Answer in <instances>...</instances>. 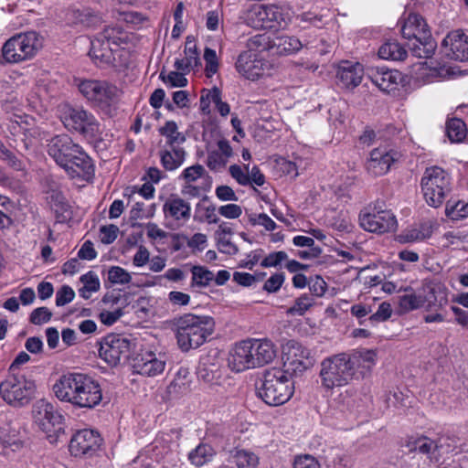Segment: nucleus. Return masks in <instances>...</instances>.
Instances as JSON below:
<instances>
[{"mask_svg":"<svg viewBox=\"0 0 468 468\" xmlns=\"http://www.w3.org/2000/svg\"><path fill=\"white\" fill-rule=\"evenodd\" d=\"M375 363L376 353L369 349L325 357L320 364L321 385L327 390L344 387L353 379L364 378Z\"/></svg>","mask_w":468,"mask_h":468,"instance_id":"1","label":"nucleus"},{"mask_svg":"<svg viewBox=\"0 0 468 468\" xmlns=\"http://www.w3.org/2000/svg\"><path fill=\"white\" fill-rule=\"evenodd\" d=\"M55 397L77 409H93L102 399L101 385L92 377L80 372H66L52 386Z\"/></svg>","mask_w":468,"mask_h":468,"instance_id":"2","label":"nucleus"},{"mask_svg":"<svg viewBox=\"0 0 468 468\" xmlns=\"http://www.w3.org/2000/svg\"><path fill=\"white\" fill-rule=\"evenodd\" d=\"M276 356L275 345L267 338H249L236 344L229 358L232 370L242 372L263 367Z\"/></svg>","mask_w":468,"mask_h":468,"instance_id":"3","label":"nucleus"},{"mask_svg":"<svg viewBox=\"0 0 468 468\" xmlns=\"http://www.w3.org/2000/svg\"><path fill=\"white\" fill-rule=\"evenodd\" d=\"M177 345L183 352L202 346L214 331L210 316L186 314L175 320Z\"/></svg>","mask_w":468,"mask_h":468,"instance_id":"4","label":"nucleus"},{"mask_svg":"<svg viewBox=\"0 0 468 468\" xmlns=\"http://www.w3.org/2000/svg\"><path fill=\"white\" fill-rule=\"evenodd\" d=\"M294 391L291 374L279 367H272L263 374L257 388L258 396L270 406H280L287 402Z\"/></svg>","mask_w":468,"mask_h":468,"instance_id":"5","label":"nucleus"},{"mask_svg":"<svg viewBox=\"0 0 468 468\" xmlns=\"http://www.w3.org/2000/svg\"><path fill=\"white\" fill-rule=\"evenodd\" d=\"M44 40L39 31H25L12 37L2 47L0 65L16 64L32 58L43 48Z\"/></svg>","mask_w":468,"mask_h":468,"instance_id":"6","label":"nucleus"},{"mask_svg":"<svg viewBox=\"0 0 468 468\" xmlns=\"http://www.w3.org/2000/svg\"><path fill=\"white\" fill-rule=\"evenodd\" d=\"M59 112L62 123L69 132L77 133L92 142L101 138V124L88 110L81 106L64 104Z\"/></svg>","mask_w":468,"mask_h":468,"instance_id":"7","label":"nucleus"},{"mask_svg":"<svg viewBox=\"0 0 468 468\" xmlns=\"http://www.w3.org/2000/svg\"><path fill=\"white\" fill-rule=\"evenodd\" d=\"M103 31L100 36L90 41V55L95 63L100 67H119L122 62L117 57L121 58L125 53L124 48H119L122 44H126V31H115V36H106Z\"/></svg>","mask_w":468,"mask_h":468,"instance_id":"8","label":"nucleus"},{"mask_svg":"<svg viewBox=\"0 0 468 468\" xmlns=\"http://www.w3.org/2000/svg\"><path fill=\"white\" fill-rule=\"evenodd\" d=\"M250 49L268 51L272 55L288 56L303 48L302 42L282 31H264L248 41Z\"/></svg>","mask_w":468,"mask_h":468,"instance_id":"9","label":"nucleus"},{"mask_svg":"<svg viewBox=\"0 0 468 468\" xmlns=\"http://www.w3.org/2000/svg\"><path fill=\"white\" fill-rule=\"evenodd\" d=\"M420 186L427 204L432 207H438L451 191V178L444 169L431 166L425 169Z\"/></svg>","mask_w":468,"mask_h":468,"instance_id":"10","label":"nucleus"},{"mask_svg":"<svg viewBox=\"0 0 468 468\" xmlns=\"http://www.w3.org/2000/svg\"><path fill=\"white\" fill-rule=\"evenodd\" d=\"M251 50L243 51L239 55L235 63L237 71L251 81L271 76L276 68L274 60L265 58L262 51Z\"/></svg>","mask_w":468,"mask_h":468,"instance_id":"11","label":"nucleus"},{"mask_svg":"<svg viewBox=\"0 0 468 468\" xmlns=\"http://www.w3.org/2000/svg\"><path fill=\"white\" fill-rule=\"evenodd\" d=\"M35 382L24 375H10L0 384V395L9 405L22 407L33 398Z\"/></svg>","mask_w":468,"mask_h":468,"instance_id":"12","label":"nucleus"},{"mask_svg":"<svg viewBox=\"0 0 468 468\" xmlns=\"http://www.w3.org/2000/svg\"><path fill=\"white\" fill-rule=\"evenodd\" d=\"M78 89L88 101L102 109L115 103L120 95L117 86L106 80H80Z\"/></svg>","mask_w":468,"mask_h":468,"instance_id":"13","label":"nucleus"},{"mask_svg":"<svg viewBox=\"0 0 468 468\" xmlns=\"http://www.w3.org/2000/svg\"><path fill=\"white\" fill-rule=\"evenodd\" d=\"M35 419L51 443L56 442L59 436L64 434V417L51 403L44 400L37 402Z\"/></svg>","mask_w":468,"mask_h":468,"instance_id":"14","label":"nucleus"},{"mask_svg":"<svg viewBox=\"0 0 468 468\" xmlns=\"http://www.w3.org/2000/svg\"><path fill=\"white\" fill-rule=\"evenodd\" d=\"M283 369L287 373H302L313 366L310 350L302 344L290 340L282 347Z\"/></svg>","mask_w":468,"mask_h":468,"instance_id":"15","label":"nucleus"},{"mask_svg":"<svg viewBox=\"0 0 468 468\" xmlns=\"http://www.w3.org/2000/svg\"><path fill=\"white\" fill-rule=\"evenodd\" d=\"M131 341L122 335L111 334L106 335L99 350L100 356L111 366L118 365L122 358H127L131 351Z\"/></svg>","mask_w":468,"mask_h":468,"instance_id":"16","label":"nucleus"},{"mask_svg":"<svg viewBox=\"0 0 468 468\" xmlns=\"http://www.w3.org/2000/svg\"><path fill=\"white\" fill-rule=\"evenodd\" d=\"M102 439L101 435L90 429L76 431L69 441V452L75 457L91 456L101 447Z\"/></svg>","mask_w":468,"mask_h":468,"instance_id":"17","label":"nucleus"},{"mask_svg":"<svg viewBox=\"0 0 468 468\" xmlns=\"http://www.w3.org/2000/svg\"><path fill=\"white\" fill-rule=\"evenodd\" d=\"M400 156L398 151L388 147L375 148L370 152L369 158L367 160V171L374 176L386 175Z\"/></svg>","mask_w":468,"mask_h":468,"instance_id":"18","label":"nucleus"},{"mask_svg":"<svg viewBox=\"0 0 468 468\" xmlns=\"http://www.w3.org/2000/svg\"><path fill=\"white\" fill-rule=\"evenodd\" d=\"M360 226L367 231L385 233L394 231L397 219L390 210H378L364 213L359 217Z\"/></svg>","mask_w":468,"mask_h":468,"instance_id":"19","label":"nucleus"},{"mask_svg":"<svg viewBox=\"0 0 468 468\" xmlns=\"http://www.w3.org/2000/svg\"><path fill=\"white\" fill-rule=\"evenodd\" d=\"M81 146L74 143L68 134H59L52 137L48 144V153L50 157L60 166L66 165V161L72 157Z\"/></svg>","mask_w":468,"mask_h":468,"instance_id":"20","label":"nucleus"},{"mask_svg":"<svg viewBox=\"0 0 468 468\" xmlns=\"http://www.w3.org/2000/svg\"><path fill=\"white\" fill-rule=\"evenodd\" d=\"M421 300L427 311H439L448 303V290L440 282L424 280L421 285Z\"/></svg>","mask_w":468,"mask_h":468,"instance_id":"21","label":"nucleus"},{"mask_svg":"<svg viewBox=\"0 0 468 468\" xmlns=\"http://www.w3.org/2000/svg\"><path fill=\"white\" fill-rule=\"evenodd\" d=\"M403 37L408 39V47L411 53L418 58H431L437 48V41L431 36V31H401Z\"/></svg>","mask_w":468,"mask_h":468,"instance_id":"22","label":"nucleus"},{"mask_svg":"<svg viewBox=\"0 0 468 468\" xmlns=\"http://www.w3.org/2000/svg\"><path fill=\"white\" fill-rule=\"evenodd\" d=\"M441 49L451 59L468 61V36L463 31H449L441 41Z\"/></svg>","mask_w":468,"mask_h":468,"instance_id":"23","label":"nucleus"},{"mask_svg":"<svg viewBox=\"0 0 468 468\" xmlns=\"http://www.w3.org/2000/svg\"><path fill=\"white\" fill-rule=\"evenodd\" d=\"M62 168L69 177L80 178L86 181L94 176L95 171L92 159L82 147L66 161V165Z\"/></svg>","mask_w":468,"mask_h":468,"instance_id":"24","label":"nucleus"},{"mask_svg":"<svg viewBox=\"0 0 468 468\" xmlns=\"http://www.w3.org/2000/svg\"><path fill=\"white\" fill-rule=\"evenodd\" d=\"M165 367V361L152 351L138 354L133 359V368L137 374L154 377L161 374Z\"/></svg>","mask_w":468,"mask_h":468,"instance_id":"25","label":"nucleus"},{"mask_svg":"<svg viewBox=\"0 0 468 468\" xmlns=\"http://www.w3.org/2000/svg\"><path fill=\"white\" fill-rule=\"evenodd\" d=\"M163 212L166 219L184 224L191 217L190 204L177 196H170L163 205Z\"/></svg>","mask_w":468,"mask_h":468,"instance_id":"26","label":"nucleus"},{"mask_svg":"<svg viewBox=\"0 0 468 468\" xmlns=\"http://www.w3.org/2000/svg\"><path fill=\"white\" fill-rule=\"evenodd\" d=\"M369 78L380 90L388 93L398 90L402 81V75L399 71L385 68L371 69Z\"/></svg>","mask_w":468,"mask_h":468,"instance_id":"27","label":"nucleus"},{"mask_svg":"<svg viewBox=\"0 0 468 468\" xmlns=\"http://www.w3.org/2000/svg\"><path fill=\"white\" fill-rule=\"evenodd\" d=\"M275 15L274 7L255 5L247 11L245 21L251 29H274L275 26L269 24Z\"/></svg>","mask_w":468,"mask_h":468,"instance_id":"28","label":"nucleus"},{"mask_svg":"<svg viewBox=\"0 0 468 468\" xmlns=\"http://www.w3.org/2000/svg\"><path fill=\"white\" fill-rule=\"evenodd\" d=\"M233 154L232 147L226 139L218 142V149L208 150L206 165L213 172H219L227 165Z\"/></svg>","mask_w":468,"mask_h":468,"instance_id":"29","label":"nucleus"},{"mask_svg":"<svg viewBox=\"0 0 468 468\" xmlns=\"http://www.w3.org/2000/svg\"><path fill=\"white\" fill-rule=\"evenodd\" d=\"M337 80L345 88H355L361 83L363 67L360 63L343 61L337 70Z\"/></svg>","mask_w":468,"mask_h":468,"instance_id":"30","label":"nucleus"},{"mask_svg":"<svg viewBox=\"0 0 468 468\" xmlns=\"http://www.w3.org/2000/svg\"><path fill=\"white\" fill-rule=\"evenodd\" d=\"M184 53L185 57L183 58H177L175 61L176 70L189 72L201 65L197 43L192 36L186 37Z\"/></svg>","mask_w":468,"mask_h":468,"instance_id":"31","label":"nucleus"},{"mask_svg":"<svg viewBox=\"0 0 468 468\" xmlns=\"http://www.w3.org/2000/svg\"><path fill=\"white\" fill-rule=\"evenodd\" d=\"M186 152L182 146H163L159 151L160 162L166 171H175L186 160Z\"/></svg>","mask_w":468,"mask_h":468,"instance_id":"32","label":"nucleus"},{"mask_svg":"<svg viewBox=\"0 0 468 468\" xmlns=\"http://www.w3.org/2000/svg\"><path fill=\"white\" fill-rule=\"evenodd\" d=\"M158 132L165 138L164 146H181L186 140L185 134L178 131V126L175 121H166L158 129Z\"/></svg>","mask_w":468,"mask_h":468,"instance_id":"33","label":"nucleus"},{"mask_svg":"<svg viewBox=\"0 0 468 468\" xmlns=\"http://www.w3.org/2000/svg\"><path fill=\"white\" fill-rule=\"evenodd\" d=\"M192 274L190 287L195 288H206L214 280L213 271H209L204 266L194 265L190 268Z\"/></svg>","mask_w":468,"mask_h":468,"instance_id":"34","label":"nucleus"},{"mask_svg":"<svg viewBox=\"0 0 468 468\" xmlns=\"http://www.w3.org/2000/svg\"><path fill=\"white\" fill-rule=\"evenodd\" d=\"M406 49L398 42H387L378 49V56L383 59L404 60L407 58Z\"/></svg>","mask_w":468,"mask_h":468,"instance_id":"35","label":"nucleus"},{"mask_svg":"<svg viewBox=\"0 0 468 468\" xmlns=\"http://www.w3.org/2000/svg\"><path fill=\"white\" fill-rule=\"evenodd\" d=\"M403 291L407 293L399 298V305L402 312L409 313L423 306L420 293L416 294L411 287H406Z\"/></svg>","mask_w":468,"mask_h":468,"instance_id":"36","label":"nucleus"},{"mask_svg":"<svg viewBox=\"0 0 468 468\" xmlns=\"http://www.w3.org/2000/svg\"><path fill=\"white\" fill-rule=\"evenodd\" d=\"M446 134L452 143H461L467 135L466 124L459 118H452L446 123Z\"/></svg>","mask_w":468,"mask_h":468,"instance_id":"37","label":"nucleus"},{"mask_svg":"<svg viewBox=\"0 0 468 468\" xmlns=\"http://www.w3.org/2000/svg\"><path fill=\"white\" fill-rule=\"evenodd\" d=\"M214 455L215 451L210 445L201 443L189 452L188 459L192 464L202 466L210 462Z\"/></svg>","mask_w":468,"mask_h":468,"instance_id":"38","label":"nucleus"},{"mask_svg":"<svg viewBox=\"0 0 468 468\" xmlns=\"http://www.w3.org/2000/svg\"><path fill=\"white\" fill-rule=\"evenodd\" d=\"M411 445L412 451H416L426 455L438 452L444 448L442 440L434 441L428 437H419L411 442Z\"/></svg>","mask_w":468,"mask_h":468,"instance_id":"39","label":"nucleus"},{"mask_svg":"<svg viewBox=\"0 0 468 468\" xmlns=\"http://www.w3.org/2000/svg\"><path fill=\"white\" fill-rule=\"evenodd\" d=\"M83 286L79 289V294L83 299H89L93 292L100 290V280L98 275L93 271H88L80 278Z\"/></svg>","mask_w":468,"mask_h":468,"instance_id":"40","label":"nucleus"},{"mask_svg":"<svg viewBox=\"0 0 468 468\" xmlns=\"http://www.w3.org/2000/svg\"><path fill=\"white\" fill-rule=\"evenodd\" d=\"M232 463L238 468H254L259 463V457L252 452L238 450L232 454Z\"/></svg>","mask_w":468,"mask_h":468,"instance_id":"41","label":"nucleus"},{"mask_svg":"<svg viewBox=\"0 0 468 468\" xmlns=\"http://www.w3.org/2000/svg\"><path fill=\"white\" fill-rule=\"evenodd\" d=\"M314 303V299L303 293L294 301V304L287 310V314L290 315H303Z\"/></svg>","mask_w":468,"mask_h":468,"instance_id":"42","label":"nucleus"},{"mask_svg":"<svg viewBox=\"0 0 468 468\" xmlns=\"http://www.w3.org/2000/svg\"><path fill=\"white\" fill-rule=\"evenodd\" d=\"M204 176H207V172L204 166L199 164H196L185 168L180 174L179 179L183 180L186 184H194Z\"/></svg>","mask_w":468,"mask_h":468,"instance_id":"43","label":"nucleus"},{"mask_svg":"<svg viewBox=\"0 0 468 468\" xmlns=\"http://www.w3.org/2000/svg\"><path fill=\"white\" fill-rule=\"evenodd\" d=\"M108 280L114 284H128L132 281L131 274L120 266H112L108 271Z\"/></svg>","mask_w":468,"mask_h":468,"instance_id":"44","label":"nucleus"},{"mask_svg":"<svg viewBox=\"0 0 468 468\" xmlns=\"http://www.w3.org/2000/svg\"><path fill=\"white\" fill-rule=\"evenodd\" d=\"M186 72L170 71L165 74L161 71L159 78L170 87H185L187 84V80L185 78Z\"/></svg>","mask_w":468,"mask_h":468,"instance_id":"45","label":"nucleus"},{"mask_svg":"<svg viewBox=\"0 0 468 468\" xmlns=\"http://www.w3.org/2000/svg\"><path fill=\"white\" fill-rule=\"evenodd\" d=\"M401 21V29H426L428 27L424 17L417 13H409Z\"/></svg>","mask_w":468,"mask_h":468,"instance_id":"46","label":"nucleus"},{"mask_svg":"<svg viewBox=\"0 0 468 468\" xmlns=\"http://www.w3.org/2000/svg\"><path fill=\"white\" fill-rule=\"evenodd\" d=\"M446 214L453 220L468 217V202L457 201L452 205L448 203L446 206Z\"/></svg>","mask_w":468,"mask_h":468,"instance_id":"47","label":"nucleus"},{"mask_svg":"<svg viewBox=\"0 0 468 468\" xmlns=\"http://www.w3.org/2000/svg\"><path fill=\"white\" fill-rule=\"evenodd\" d=\"M287 260L288 254L285 251H272L264 257L261 262V266L263 268H278Z\"/></svg>","mask_w":468,"mask_h":468,"instance_id":"48","label":"nucleus"},{"mask_svg":"<svg viewBox=\"0 0 468 468\" xmlns=\"http://www.w3.org/2000/svg\"><path fill=\"white\" fill-rule=\"evenodd\" d=\"M206 62L205 71L207 78H211L218 70V59L216 51L210 48H206L204 52Z\"/></svg>","mask_w":468,"mask_h":468,"instance_id":"49","label":"nucleus"},{"mask_svg":"<svg viewBox=\"0 0 468 468\" xmlns=\"http://www.w3.org/2000/svg\"><path fill=\"white\" fill-rule=\"evenodd\" d=\"M250 165H245L244 168H242L239 165H232L229 166V174L233 179L237 181L240 186H248L250 185V176H249Z\"/></svg>","mask_w":468,"mask_h":468,"instance_id":"50","label":"nucleus"},{"mask_svg":"<svg viewBox=\"0 0 468 468\" xmlns=\"http://www.w3.org/2000/svg\"><path fill=\"white\" fill-rule=\"evenodd\" d=\"M392 308L389 303L383 302L379 304L378 311L368 317V322L375 325L379 322H385L391 317Z\"/></svg>","mask_w":468,"mask_h":468,"instance_id":"51","label":"nucleus"},{"mask_svg":"<svg viewBox=\"0 0 468 468\" xmlns=\"http://www.w3.org/2000/svg\"><path fill=\"white\" fill-rule=\"evenodd\" d=\"M285 281L283 272H275L266 280L263 285V290L269 293L277 292L282 286Z\"/></svg>","mask_w":468,"mask_h":468,"instance_id":"52","label":"nucleus"},{"mask_svg":"<svg viewBox=\"0 0 468 468\" xmlns=\"http://www.w3.org/2000/svg\"><path fill=\"white\" fill-rule=\"evenodd\" d=\"M75 292L69 285H63L56 293V305L64 306L73 301Z\"/></svg>","mask_w":468,"mask_h":468,"instance_id":"53","label":"nucleus"},{"mask_svg":"<svg viewBox=\"0 0 468 468\" xmlns=\"http://www.w3.org/2000/svg\"><path fill=\"white\" fill-rule=\"evenodd\" d=\"M210 96H212V102L215 103L216 108L219 114L223 117L229 115L230 112V107L227 102L222 101L220 90L217 87H213L211 89Z\"/></svg>","mask_w":468,"mask_h":468,"instance_id":"54","label":"nucleus"},{"mask_svg":"<svg viewBox=\"0 0 468 468\" xmlns=\"http://www.w3.org/2000/svg\"><path fill=\"white\" fill-rule=\"evenodd\" d=\"M9 207H11L9 198L0 195V229L8 228L12 224V219L7 215Z\"/></svg>","mask_w":468,"mask_h":468,"instance_id":"55","label":"nucleus"},{"mask_svg":"<svg viewBox=\"0 0 468 468\" xmlns=\"http://www.w3.org/2000/svg\"><path fill=\"white\" fill-rule=\"evenodd\" d=\"M218 250L225 254L234 255L238 252L237 246L231 241L230 238L218 234L217 238Z\"/></svg>","mask_w":468,"mask_h":468,"instance_id":"56","label":"nucleus"},{"mask_svg":"<svg viewBox=\"0 0 468 468\" xmlns=\"http://www.w3.org/2000/svg\"><path fill=\"white\" fill-rule=\"evenodd\" d=\"M52 316V313L47 307L36 308L30 314V322L34 324H42L48 323Z\"/></svg>","mask_w":468,"mask_h":468,"instance_id":"57","label":"nucleus"},{"mask_svg":"<svg viewBox=\"0 0 468 468\" xmlns=\"http://www.w3.org/2000/svg\"><path fill=\"white\" fill-rule=\"evenodd\" d=\"M100 232L101 241L104 244H111L117 239L119 228L113 224L102 226Z\"/></svg>","mask_w":468,"mask_h":468,"instance_id":"58","label":"nucleus"},{"mask_svg":"<svg viewBox=\"0 0 468 468\" xmlns=\"http://www.w3.org/2000/svg\"><path fill=\"white\" fill-rule=\"evenodd\" d=\"M223 15L219 9L210 10L206 14V26L207 29H217L222 26Z\"/></svg>","mask_w":468,"mask_h":468,"instance_id":"59","label":"nucleus"},{"mask_svg":"<svg viewBox=\"0 0 468 468\" xmlns=\"http://www.w3.org/2000/svg\"><path fill=\"white\" fill-rule=\"evenodd\" d=\"M250 221L253 226H262L267 231H272L277 227L276 223L265 213L250 218Z\"/></svg>","mask_w":468,"mask_h":468,"instance_id":"60","label":"nucleus"},{"mask_svg":"<svg viewBox=\"0 0 468 468\" xmlns=\"http://www.w3.org/2000/svg\"><path fill=\"white\" fill-rule=\"evenodd\" d=\"M293 468H321V465L314 456L305 454L295 458Z\"/></svg>","mask_w":468,"mask_h":468,"instance_id":"61","label":"nucleus"},{"mask_svg":"<svg viewBox=\"0 0 468 468\" xmlns=\"http://www.w3.org/2000/svg\"><path fill=\"white\" fill-rule=\"evenodd\" d=\"M173 18L175 21V25L173 27L174 30L185 29L187 26L186 23L185 17V5L183 2H179L173 13Z\"/></svg>","mask_w":468,"mask_h":468,"instance_id":"62","label":"nucleus"},{"mask_svg":"<svg viewBox=\"0 0 468 468\" xmlns=\"http://www.w3.org/2000/svg\"><path fill=\"white\" fill-rule=\"evenodd\" d=\"M218 213L226 218H238L242 214L241 207L237 204H228L218 207Z\"/></svg>","mask_w":468,"mask_h":468,"instance_id":"63","label":"nucleus"},{"mask_svg":"<svg viewBox=\"0 0 468 468\" xmlns=\"http://www.w3.org/2000/svg\"><path fill=\"white\" fill-rule=\"evenodd\" d=\"M216 197L221 201H237L238 197L229 186H218L215 190Z\"/></svg>","mask_w":468,"mask_h":468,"instance_id":"64","label":"nucleus"}]
</instances>
